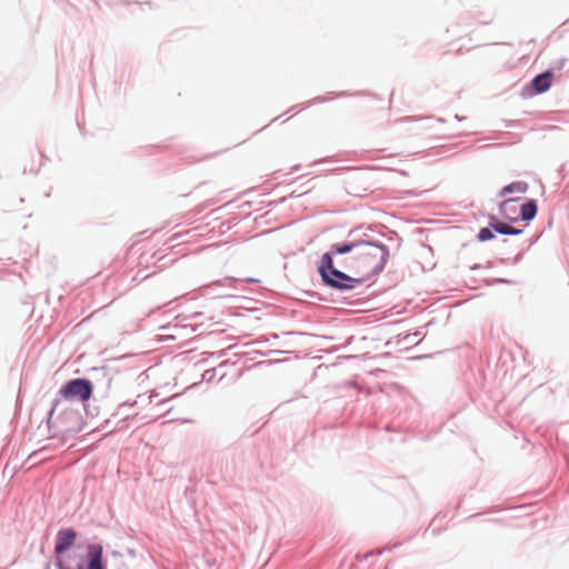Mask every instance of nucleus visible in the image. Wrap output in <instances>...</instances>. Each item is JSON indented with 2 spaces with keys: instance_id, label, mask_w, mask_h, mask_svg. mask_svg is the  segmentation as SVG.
<instances>
[{
  "instance_id": "1",
  "label": "nucleus",
  "mask_w": 569,
  "mask_h": 569,
  "mask_svg": "<svg viewBox=\"0 0 569 569\" xmlns=\"http://www.w3.org/2000/svg\"><path fill=\"white\" fill-rule=\"evenodd\" d=\"M389 248L380 241L372 240L368 234H363L355 259L358 269L361 272V279L367 280L380 274L389 259Z\"/></svg>"
},
{
  "instance_id": "2",
  "label": "nucleus",
  "mask_w": 569,
  "mask_h": 569,
  "mask_svg": "<svg viewBox=\"0 0 569 569\" xmlns=\"http://www.w3.org/2000/svg\"><path fill=\"white\" fill-rule=\"evenodd\" d=\"M317 272L325 287L338 292L350 291L363 282V279L353 278L337 269L333 264V260L329 257L320 258L317 264Z\"/></svg>"
},
{
  "instance_id": "3",
  "label": "nucleus",
  "mask_w": 569,
  "mask_h": 569,
  "mask_svg": "<svg viewBox=\"0 0 569 569\" xmlns=\"http://www.w3.org/2000/svg\"><path fill=\"white\" fill-rule=\"evenodd\" d=\"M93 386L87 378H74L67 381L59 395L66 400L86 402L92 397Z\"/></svg>"
},
{
  "instance_id": "4",
  "label": "nucleus",
  "mask_w": 569,
  "mask_h": 569,
  "mask_svg": "<svg viewBox=\"0 0 569 569\" xmlns=\"http://www.w3.org/2000/svg\"><path fill=\"white\" fill-rule=\"evenodd\" d=\"M73 569H107L102 545L89 543L86 551V562H78Z\"/></svg>"
},
{
  "instance_id": "5",
  "label": "nucleus",
  "mask_w": 569,
  "mask_h": 569,
  "mask_svg": "<svg viewBox=\"0 0 569 569\" xmlns=\"http://www.w3.org/2000/svg\"><path fill=\"white\" fill-rule=\"evenodd\" d=\"M77 531L73 528H62L57 532L54 552L56 555H63L74 543Z\"/></svg>"
},
{
  "instance_id": "6",
  "label": "nucleus",
  "mask_w": 569,
  "mask_h": 569,
  "mask_svg": "<svg viewBox=\"0 0 569 569\" xmlns=\"http://www.w3.org/2000/svg\"><path fill=\"white\" fill-rule=\"evenodd\" d=\"M361 238L359 239H348L342 242L332 243L328 251H326L321 258L329 257L333 260V257L337 254H348L355 252L357 254L358 248L360 246Z\"/></svg>"
},
{
  "instance_id": "7",
  "label": "nucleus",
  "mask_w": 569,
  "mask_h": 569,
  "mask_svg": "<svg viewBox=\"0 0 569 569\" xmlns=\"http://www.w3.org/2000/svg\"><path fill=\"white\" fill-rule=\"evenodd\" d=\"M553 72L546 70L535 76L530 82V89L535 94H541L548 91L552 84Z\"/></svg>"
},
{
  "instance_id": "8",
  "label": "nucleus",
  "mask_w": 569,
  "mask_h": 569,
  "mask_svg": "<svg viewBox=\"0 0 569 569\" xmlns=\"http://www.w3.org/2000/svg\"><path fill=\"white\" fill-rule=\"evenodd\" d=\"M538 213V204L535 199H529L520 207V216L518 220L522 221H531L536 218Z\"/></svg>"
},
{
  "instance_id": "9",
  "label": "nucleus",
  "mask_w": 569,
  "mask_h": 569,
  "mask_svg": "<svg viewBox=\"0 0 569 569\" xmlns=\"http://www.w3.org/2000/svg\"><path fill=\"white\" fill-rule=\"evenodd\" d=\"M528 183L526 181H513L505 186L499 191V197H505L510 193H526L528 191Z\"/></svg>"
},
{
  "instance_id": "10",
  "label": "nucleus",
  "mask_w": 569,
  "mask_h": 569,
  "mask_svg": "<svg viewBox=\"0 0 569 569\" xmlns=\"http://www.w3.org/2000/svg\"><path fill=\"white\" fill-rule=\"evenodd\" d=\"M489 226L493 229L495 232L500 234H509L510 224L500 220H497L496 217H490Z\"/></svg>"
},
{
  "instance_id": "11",
  "label": "nucleus",
  "mask_w": 569,
  "mask_h": 569,
  "mask_svg": "<svg viewBox=\"0 0 569 569\" xmlns=\"http://www.w3.org/2000/svg\"><path fill=\"white\" fill-rule=\"evenodd\" d=\"M519 200V198H510V199H507V200H503L500 206H499V212L501 216H503L505 218L509 219L510 221H518V217H511L509 213H510V210H509V204L511 202H515Z\"/></svg>"
},
{
  "instance_id": "12",
  "label": "nucleus",
  "mask_w": 569,
  "mask_h": 569,
  "mask_svg": "<svg viewBox=\"0 0 569 569\" xmlns=\"http://www.w3.org/2000/svg\"><path fill=\"white\" fill-rule=\"evenodd\" d=\"M493 238H495V231H493V229L490 226L486 227V228H481L480 231L477 234V239L480 242H486V241H489V240H491Z\"/></svg>"
},
{
  "instance_id": "13",
  "label": "nucleus",
  "mask_w": 569,
  "mask_h": 569,
  "mask_svg": "<svg viewBox=\"0 0 569 569\" xmlns=\"http://www.w3.org/2000/svg\"><path fill=\"white\" fill-rule=\"evenodd\" d=\"M137 405V401H133L132 403H129V402H122L119 407H118V410H117V413L116 415H123L124 419H129L133 416H136V413L133 415H129V413H124L123 409L127 407V406H136Z\"/></svg>"
},
{
  "instance_id": "14",
  "label": "nucleus",
  "mask_w": 569,
  "mask_h": 569,
  "mask_svg": "<svg viewBox=\"0 0 569 569\" xmlns=\"http://www.w3.org/2000/svg\"><path fill=\"white\" fill-rule=\"evenodd\" d=\"M60 403H61V400H60V399H54V400H53V402H52V407H51V409H50V410H49V412H48V421H49V422L53 419L54 413H56V411H57L58 407L60 406Z\"/></svg>"
},
{
  "instance_id": "15",
  "label": "nucleus",
  "mask_w": 569,
  "mask_h": 569,
  "mask_svg": "<svg viewBox=\"0 0 569 569\" xmlns=\"http://www.w3.org/2000/svg\"><path fill=\"white\" fill-rule=\"evenodd\" d=\"M489 283L490 284H495V283H508V284H511V283H513V281L509 280V279H505V278H495Z\"/></svg>"
},
{
  "instance_id": "16",
  "label": "nucleus",
  "mask_w": 569,
  "mask_h": 569,
  "mask_svg": "<svg viewBox=\"0 0 569 569\" xmlns=\"http://www.w3.org/2000/svg\"><path fill=\"white\" fill-rule=\"evenodd\" d=\"M523 232V229L515 228L510 224L509 227V234L508 236H519Z\"/></svg>"
},
{
  "instance_id": "17",
  "label": "nucleus",
  "mask_w": 569,
  "mask_h": 569,
  "mask_svg": "<svg viewBox=\"0 0 569 569\" xmlns=\"http://www.w3.org/2000/svg\"><path fill=\"white\" fill-rule=\"evenodd\" d=\"M56 567L58 569H71L70 567H67L61 558L56 559Z\"/></svg>"
},
{
  "instance_id": "18",
  "label": "nucleus",
  "mask_w": 569,
  "mask_h": 569,
  "mask_svg": "<svg viewBox=\"0 0 569 569\" xmlns=\"http://www.w3.org/2000/svg\"><path fill=\"white\" fill-rule=\"evenodd\" d=\"M322 101H325V99L322 97H317L313 100H311L310 102H308V106H311L317 102H322Z\"/></svg>"
},
{
  "instance_id": "19",
  "label": "nucleus",
  "mask_w": 569,
  "mask_h": 569,
  "mask_svg": "<svg viewBox=\"0 0 569 569\" xmlns=\"http://www.w3.org/2000/svg\"><path fill=\"white\" fill-rule=\"evenodd\" d=\"M522 259V253H518L515 258H513V263H518L520 260Z\"/></svg>"
},
{
  "instance_id": "20",
  "label": "nucleus",
  "mask_w": 569,
  "mask_h": 569,
  "mask_svg": "<svg viewBox=\"0 0 569 569\" xmlns=\"http://www.w3.org/2000/svg\"><path fill=\"white\" fill-rule=\"evenodd\" d=\"M455 119H456L457 121H462L465 118H463V117H460L459 114H456V116H455Z\"/></svg>"
},
{
  "instance_id": "21",
  "label": "nucleus",
  "mask_w": 569,
  "mask_h": 569,
  "mask_svg": "<svg viewBox=\"0 0 569 569\" xmlns=\"http://www.w3.org/2000/svg\"><path fill=\"white\" fill-rule=\"evenodd\" d=\"M43 569H51V563L50 562H46V565L43 566Z\"/></svg>"
},
{
  "instance_id": "22",
  "label": "nucleus",
  "mask_w": 569,
  "mask_h": 569,
  "mask_svg": "<svg viewBox=\"0 0 569 569\" xmlns=\"http://www.w3.org/2000/svg\"><path fill=\"white\" fill-rule=\"evenodd\" d=\"M353 233H355V230H351V231L349 232L348 237H349V238H351V237L353 236Z\"/></svg>"
}]
</instances>
